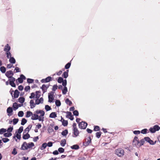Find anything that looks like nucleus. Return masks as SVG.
I'll return each instance as SVG.
<instances>
[{
	"mask_svg": "<svg viewBox=\"0 0 160 160\" xmlns=\"http://www.w3.org/2000/svg\"><path fill=\"white\" fill-rule=\"evenodd\" d=\"M115 153L118 157H122L124 155V151L122 148H119L115 150Z\"/></svg>",
	"mask_w": 160,
	"mask_h": 160,
	"instance_id": "nucleus-1",
	"label": "nucleus"
},
{
	"mask_svg": "<svg viewBox=\"0 0 160 160\" xmlns=\"http://www.w3.org/2000/svg\"><path fill=\"white\" fill-rule=\"evenodd\" d=\"M139 141L138 138L137 136H135L134 138L133 141V145L135 146H136L139 147Z\"/></svg>",
	"mask_w": 160,
	"mask_h": 160,
	"instance_id": "nucleus-2",
	"label": "nucleus"
},
{
	"mask_svg": "<svg viewBox=\"0 0 160 160\" xmlns=\"http://www.w3.org/2000/svg\"><path fill=\"white\" fill-rule=\"evenodd\" d=\"M87 123L84 122H82L79 123V128L81 129H86L87 126Z\"/></svg>",
	"mask_w": 160,
	"mask_h": 160,
	"instance_id": "nucleus-3",
	"label": "nucleus"
},
{
	"mask_svg": "<svg viewBox=\"0 0 160 160\" xmlns=\"http://www.w3.org/2000/svg\"><path fill=\"white\" fill-rule=\"evenodd\" d=\"M91 140L90 137H88L85 139V142L83 143V145L85 146H87L91 143Z\"/></svg>",
	"mask_w": 160,
	"mask_h": 160,
	"instance_id": "nucleus-4",
	"label": "nucleus"
},
{
	"mask_svg": "<svg viewBox=\"0 0 160 160\" xmlns=\"http://www.w3.org/2000/svg\"><path fill=\"white\" fill-rule=\"evenodd\" d=\"M13 92H14V91L13 90L11 92V94L12 97H13L14 98H18V97L19 94L20 93V92L18 91L17 89L15 90L14 92L13 96L12 95Z\"/></svg>",
	"mask_w": 160,
	"mask_h": 160,
	"instance_id": "nucleus-5",
	"label": "nucleus"
},
{
	"mask_svg": "<svg viewBox=\"0 0 160 160\" xmlns=\"http://www.w3.org/2000/svg\"><path fill=\"white\" fill-rule=\"evenodd\" d=\"M28 149V143L26 142H23L21 146L20 149L22 150H25Z\"/></svg>",
	"mask_w": 160,
	"mask_h": 160,
	"instance_id": "nucleus-6",
	"label": "nucleus"
},
{
	"mask_svg": "<svg viewBox=\"0 0 160 160\" xmlns=\"http://www.w3.org/2000/svg\"><path fill=\"white\" fill-rule=\"evenodd\" d=\"M14 75L13 72L11 70L8 71L5 73L6 76L8 78H10L12 76Z\"/></svg>",
	"mask_w": 160,
	"mask_h": 160,
	"instance_id": "nucleus-7",
	"label": "nucleus"
},
{
	"mask_svg": "<svg viewBox=\"0 0 160 160\" xmlns=\"http://www.w3.org/2000/svg\"><path fill=\"white\" fill-rule=\"evenodd\" d=\"M52 80V78L51 77L48 76L45 79H42L41 81L42 83H46Z\"/></svg>",
	"mask_w": 160,
	"mask_h": 160,
	"instance_id": "nucleus-8",
	"label": "nucleus"
},
{
	"mask_svg": "<svg viewBox=\"0 0 160 160\" xmlns=\"http://www.w3.org/2000/svg\"><path fill=\"white\" fill-rule=\"evenodd\" d=\"M26 77L23 74H21L20 75V77L18 79V80L20 83H22L23 82V80H25Z\"/></svg>",
	"mask_w": 160,
	"mask_h": 160,
	"instance_id": "nucleus-9",
	"label": "nucleus"
},
{
	"mask_svg": "<svg viewBox=\"0 0 160 160\" xmlns=\"http://www.w3.org/2000/svg\"><path fill=\"white\" fill-rule=\"evenodd\" d=\"M73 133L74 136H73L74 137H76L78 136L79 134V132L78 128L73 129Z\"/></svg>",
	"mask_w": 160,
	"mask_h": 160,
	"instance_id": "nucleus-10",
	"label": "nucleus"
},
{
	"mask_svg": "<svg viewBox=\"0 0 160 160\" xmlns=\"http://www.w3.org/2000/svg\"><path fill=\"white\" fill-rule=\"evenodd\" d=\"M11 48L9 46L8 44H7L5 46V47L4 48V50L6 52H9Z\"/></svg>",
	"mask_w": 160,
	"mask_h": 160,
	"instance_id": "nucleus-11",
	"label": "nucleus"
},
{
	"mask_svg": "<svg viewBox=\"0 0 160 160\" xmlns=\"http://www.w3.org/2000/svg\"><path fill=\"white\" fill-rule=\"evenodd\" d=\"M30 108H33L35 107L36 102H34V100L33 99H31L30 102Z\"/></svg>",
	"mask_w": 160,
	"mask_h": 160,
	"instance_id": "nucleus-12",
	"label": "nucleus"
},
{
	"mask_svg": "<svg viewBox=\"0 0 160 160\" xmlns=\"http://www.w3.org/2000/svg\"><path fill=\"white\" fill-rule=\"evenodd\" d=\"M32 125L31 124L29 125L24 130L23 133H28L29 131L31 130L32 127Z\"/></svg>",
	"mask_w": 160,
	"mask_h": 160,
	"instance_id": "nucleus-13",
	"label": "nucleus"
},
{
	"mask_svg": "<svg viewBox=\"0 0 160 160\" xmlns=\"http://www.w3.org/2000/svg\"><path fill=\"white\" fill-rule=\"evenodd\" d=\"M53 94H52L51 93H49L48 94V102H52L53 99L54 98L53 96Z\"/></svg>",
	"mask_w": 160,
	"mask_h": 160,
	"instance_id": "nucleus-14",
	"label": "nucleus"
},
{
	"mask_svg": "<svg viewBox=\"0 0 160 160\" xmlns=\"http://www.w3.org/2000/svg\"><path fill=\"white\" fill-rule=\"evenodd\" d=\"M61 121L62 122V125L64 126H66L68 124V122L67 120H64L61 117Z\"/></svg>",
	"mask_w": 160,
	"mask_h": 160,
	"instance_id": "nucleus-15",
	"label": "nucleus"
},
{
	"mask_svg": "<svg viewBox=\"0 0 160 160\" xmlns=\"http://www.w3.org/2000/svg\"><path fill=\"white\" fill-rule=\"evenodd\" d=\"M48 87V85L46 86L45 84H43L42 85L41 88L43 92H44L47 91V89Z\"/></svg>",
	"mask_w": 160,
	"mask_h": 160,
	"instance_id": "nucleus-16",
	"label": "nucleus"
},
{
	"mask_svg": "<svg viewBox=\"0 0 160 160\" xmlns=\"http://www.w3.org/2000/svg\"><path fill=\"white\" fill-rule=\"evenodd\" d=\"M35 112L37 114L40 113L41 114L40 116L42 117H43L45 114L44 112L42 110H37Z\"/></svg>",
	"mask_w": 160,
	"mask_h": 160,
	"instance_id": "nucleus-17",
	"label": "nucleus"
},
{
	"mask_svg": "<svg viewBox=\"0 0 160 160\" xmlns=\"http://www.w3.org/2000/svg\"><path fill=\"white\" fill-rule=\"evenodd\" d=\"M30 137V135L28 134V133L27 132L26 134H24L23 133L22 138L24 139H27Z\"/></svg>",
	"mask_w": 160,
	"mask_h": 160,
	"instance_id": "nucleus-18",
	"label": "nucleus"
},
{
	"mask_svg": "<svg viewBox=\"0 0 160 160\" xmlns=\"http://www.w3.org/2000/svg\"><path fill=\"white\" fill-rule=\"evenodd\" d=\"M38 116L36 114H32V117H31V119L33 120H35L38 119Z\"/></svg>",
	"mask_w": 160,
	"mask_h": 160,
	"instance_id": "nucleus-19",
	"label": "nucleus"
},
{
	"mask_svg": "<svg viewBox=\"0 0 160 160\" xmlns=\"http://www.w3.org/2000/svg\"><path fill=\"white\" fill-rule=\"evenodd\" d=\"M68 70H67L64 72L62 75V77L65 78H67L68 76Z\"/></svg>",
	"mask_w": 160,
	"mask_h": 160,
	"instance_id": "nucleus-20",
	"label": "nucleus"
},
{
	"mask_svg": "<svg viewBox=\"0 0 160 160\" xmlns=\"http://www.w3.org/2000/svg\"><path fill=\"white\" fill-rule=\"evenodd\" d=\"M9 58V62L11 63L14 64L15 63L16 60L13 57H11Z\"/></svg>",
	"mask_w": 160,
	"mask_h": 160,
	"instance_id": "nucleus-21",
	"label": "nucleus"
},
{
	"mask_svg": "<svg viewBox=\"0 0 160 160\" xmlns=\"http://www.w3.org/2000/svg\"><path fill=\"white\" fill-rule=\"evenodd\" d=\"M57 117V114L55 112H52L49 115V117L54 118Z\"/></svg>",
	"mask_w": 160,
	"mask_h": 160,
	"instance_id": "nucleus-22",
	"label": "nucleus"
},
{
	"mask_svg": "<svg viewBox=\"0 0 160 160\" xmlns=\"http://www.w3.org/2000/svg\"><path fill=\"white\" fill-rule=\"evenodd\" d=\"M71 148L73 149L77 150L79 148V147L78 145L75 144L71 146Z\"/></svg>",
	"mask_w": 160,
	"mask_h": 160,
	"instance_id": "nucleus-23",
	"label": "nucleus"
},
{
	"mask_svg": "<svg viewBox=\"0 0 160 160\" xmlns=\"http://www.w3.org/2000/svg\"><path fill=\"white\" fill-rule=\"evenodd\" d=\"M40 92L39 91H36V97L35 98L39 99L41 96L40 94Z\"/></svg>",
	"mask_w": 160,
	"mask_h": 160,
	"instance_id": "nucleus-24",
	"label": "nucleus"
},
{
	"mask_svg": "<svg viewBox=\"0 0 160 160\" xmlns=\"http://www.w3.org/2000/svg\"><path fill=\"white\" fill-rule=\"evenodd\" d=\"M66 144V141L65 139L62 140L60 142V145L62 147H64Z\"/></svg>",
	"mask_w": 160,
	"mask_h": 160,
	"instance_id": "nucleus-25",
	"label": "nucleus"
},
{
	"mask_svg": "<svg viewBox=\"0 0 160 160\" xmlns=\"http://www.w3.org/2000/svg\"><path fill=\"white\" fill-rule=\"evenodd\" d=\"M65 102L68 104L69 106H71L72 104V102L69 100L68 98H67L65 100Z\"/></svg>",
	"mask_w": 160,
	"mask_h": 160,
	"instance_id": "nucleus-26",
	"label": "nucleus"
},
{
	"mask_svg": "<svg viewBox=\"0 0 160 160\" xmlns=\"http://www.w3.org/2000/svg\"><path fill=\"white\" fill-rule=\"evenodd\" d=\"M47 146V144L46 143H44L42 144V146L40 148V149L42 150L45 149Z\"/></svg>",
	"mask_w": 160,
	"mask_h": 160,
	"instance_id": "nucleus-27",
	"label": "nucleus"
},
{
	"mask_svg": "<svg viewBox=\"0 0 160 160\" xmlns=\"http://www.w3.org/2000/svg\"><path fill=\"white\" fill-rule=\"evenodd\" d=\"M32 115V113L31 111H27L26 113V117L28 118Z\"/></svg>",
	"mask_w": 160,
	"mask_h": 160,
	"instance_id": "nucleus-28",
	"label": "nucleus"
},
{
	"mask_svg": "<svg viewBox=\"0 0 160 160\" xmlns=\"http://www.w3.org/2000/svg\"><path fill=\"white\" fill-rule=\"evenodd\" d=\"M18 101L21 103H23L25 101V98L23 97H20L18 99Z\"/></svg>",
	"mask_w": 160,
	"mask_h": 160,
	"instance_id": "nucleus-29",
	"label": "nucleus"
},
{
	"mask_svg": "<svg viewBox=\"0 0 160 160\" xmlns=\"http://www.w3.org/2000/svg\"><path fill=\"white\" fill-rule=\"evenodd\" d=\"M145 140L144 139H142L140 140L139 142V147H141L143 145L145 142Z\"/></svg>",
	"mask_w": 160,
	"mask_h": 160,
	"instance_id": "nucleus-30",
	"label": "nucleus"
},
{
	"mask_svg": "<svg viewBox=\"0 0 160 160\" xmlns=\"http://www.w3.org/2000/svg\"><path fill=\"white\" fill-rule=\"evenodd\" d=\"M13 107L14 110H16L18 108V104L16 102H14L13 104Z\"/></svg>",
	"mask_w": 160,
	"mask_h": 160,
	"instance_id": "nucleus-31",
	"label": "nucleus"
},
{
	"mask_svg": "<svg viewBox=\"0 0 160 160\" xmlns=\"http://www.w3.org/2000/svg\"><path fill=\"white\" fill-rule=\"evenodd\" d=\"M16 137L18 139H20L21 138L20 133H19L18 132H17L16 133V135L14 136L13 137V138H15Z\"/></svg>",
	"mask_w": 160,
	"mask_h": 160,
	"instance_id": "nucleus-32",
	"label": "nucleus"
},
{
	"mask_svg": "<svg viewBox=\"0 0 160 160\" xmlns=\"http://www.w3.org/2000/svg\"><path fill=\"white\" fill-rule=\"evenodd\" d=\"M0 71L3 73H4L6 71V68L4 66L1 67L0 68Z\"/></svg>",
	"mask_w": 160,
	"mask_h": 160,
	"instance_id": "nucleus-33",
	"label": "nucleus"
},
{
	"mask_svg": "<svg viewBox=\"0 0 160 160\" xmlns=\"http://www.w3.org/2000/svg\"><path fill=\"white\" fill-rule=\"evenodd\" d=\"M68 92L67 88L66 87H64V88L62 90V93L63 94H66Z\"/></svg>",
	"mask_w": 160,
	"mask_h": 160,
	"instance_id": "nucleus-34",
	"label": "nucleus"
},
{
	"mask_svg": "<svg viewBox=\"0 0 160 160\" xmlns=\"http://www.w3.org/2000/svg\"><path fill=\"white\" fill-rule=\"evenodd\" d=\"M68 131L67 129H65L62 132V135L63 136H66L68 134Z\"/></svg>",
	"mask_w": 160,
	"mask_h": 160,
	"instance_id": "nucleus-35",
	"label": "nucleus"
},
{
	"mask_svg": "<svg viewBox=\"0 0 160 160\" xmlns=\"http://www.w3.org/2000/svg\"><path fill=\"white\" fill-rule=\"evenodd\" d=\"M94 128L93 130L95 131H99L100 130V127L98 126H94Z\"/></svg>",
	"mask_w": 160,
	"mask_h": 160,
	"instance_id": "nucleus-36",
	"label": "nucleus"
},
{
	"mask_svg": "<svg viewBox=\"0 0 160 160\" xmlns=\"http://www.w3.org/2000/svg\"><path fill=\"white\" fill-rule=\"evenodd\" d=\"M34 146L33 142H30L28 143V148H31Z\"/></svg>",
	"mask_w": 160,
	"mask_h": 160,
	"instance_id": "nucleus-37",
	"label": "nucleus"
},
{
	"mask_svg": "<svg viewBox=\"0 0 160 160\" xmlns=\"http://www.w3.org/2000/svg\"><path fill=\"white\" fill-rule=\"evenodd\" d=\"M102 132H97L96 133V137L99 138L101 135Z\"/></svg>",
	"mask_w": 160,
	"mask_h": 160,
	"instance_id": "nucleus-38",
	"label": "nucleus"
},
{
	"mask_svg": "<svg viewBox=\"0 0 160 160\" xmlns=\"http://www.w3.org/2000/svg\"><path fill=\"white\" fill-rule=\"evenodd\" d=\"M7 112L8 113H12V108L11 107H8L7 109Z\"/></svg>",
	"mask_w": 160,
	"mask_h": 160,
	"instance_id": "nucleus-39",
	"label": "nucleus"
},
{
	"mask_svg": "<svg viewBox=\"0 0 160 160\" xmlns=\"http://www.w3.org/2000/svg\"><path fill=\"white\" fill-rule=\"evenodd\" d=\"M55 104L57 106H60L61 105V103L59 100H56L55 101Z\"/></svg>",
	"mask_w": 160,
	"mask_h": 160,
	"instance_id": "nucleus-40",
	"label": "nucleus"
},
{
	"mask_svg": "<svg viewBox=\"0 0 160 160\" xmlns=\"http://www.w3.org/2000/svg\"><path fill=\"white\" fill-rule=\"evenodd\" d=\"M27 122V120L24 118H23L22 119L21 124L23 125Z\"/></svg>",
	"mask_w": 160,
	"mask_h": 160,
	"instance_id": "nucleus-41",
	"label": "nucleus"
},
{
	"mask_svg": "<svg viewBox=\"0 0 160 160\" xmlns=\"http://www.w3.org/2000/svg\"><path fill=\"white\" fill-rule=\"evenodd\" d=\"M71 65V63L70 62H69L68 63H67L65 66V68L66 69H68L70 67Z\"/></svg>",
	"mask_w": 160,
	"mask_h": 160,
	"instance_id": "nucleus-42",
	"label": "nucleus"
},
{
	"mask_svg": "<svg viewBox=\"0 0 160 160\" xmlns=\"http://www.w3.org/2000/svg\"><path fill=\"white\" fill-rule=\"evenodd\" d=\"M7 55V58H9L11 57V54L10 52H6Z\"/></svg>",
	"mask_w": 160,
	"mask_h": 160,
	"instance_id": "nucleus-43",
	"label": "nucleus"
},
{
	"mask_svg": "<svg viewBox=\"0 0 160 160\" xmlns=\"http://www.w3.org/2000/svg\"><path fill=\"white\" fill-rule=\"evenodd\" d=\"M24 115V113L23 111H19L18 113V115L19 117H22Z\"/></svg>",
	"mask_w": 160,
	"mask_h": 160,
	"instance_id": "nucleus-44",
	"label": "nucleus"
},
{
	"mask_svg": "<svg viewBox=\"0 0 160 160\" xmlns=\"http://www.w3.org/2000/svg\"><path fill=\"white\" fill-rule=\"evenodd\" d=\"M7 130L6 129L2 128L0 129V134H3L4 132H6Z\"/></svg>",
	"mask_w": 160,
	"mask_h": 160,
	"instance_id": "nucleus-45",
	"label": "nucleus"
},
{
	"mask_svg": "<svg viewBox=\"0 0 160 160\" xmlns=\"http://www.w3.org/2000/svg\"><path fill=\"white\" fill-rule=\"evenodd\" d=\"M12 134L10 132H7V133H5L4 134V135L5 137H9L10 136H11V135H12Z\"/></svg>",
	"mask_w": 160,
	"mask_h": 160,
	"instance_id": "nucleus-46",
	"label": "nucleus"
},
{
	"mask_svg": "<svg viewBox=\"0 0 160 160\" xmlns=\"http://www.w3.org/2000/svg\"><path fill=\"white\" fill-rule=\"evenodd\" d=\"M36 96V94L34 92H32L31 93V95L29 96V98L31 99L34 98Z\"/></svg>",
	"mask_w": 160,
	"mask_h": 160,
	"instance_id": "nucleus-47",
	"label": "nucleus"
},
{
	"mask_svg": "<svg viewBox=\"0 0 160 160\" xmlns=\"http://www.w3.org/2000/svg\"><path fill=\"white\" fill-rule=\"evenodd\" d=\"M64 80L62 78L59 77L58 80V82L59 83H61Z\"/></svg>",
	"mask_w": 160,
	"mask_h": 160,
	"instance_id": "nucleus-48",
	"label": "nucleus"
},
{
	"mask_svg": "<svg viewBox=\"0 0 160 160\" xmlns=\"http://www.w3.org/2000/svg\"><path fill=\"white\" fill-rule=\"evenodd\" d=\"M18 118H14L13 120V124L15 125L16 124L18 121Z\"/></svg>",
	"mask_w": 160,
	"mask_h": 160,
	"instance_id": "nucleus-49",
	"label": "nucleus"
},
{
	"mask_svg": "<svg viewBox=\"0 0 160 160\" xmlns=\"http://www.w3.org/2000/svg\"><path fill=\"white\" fill-rule=\"evenodd\" d=\"M58 88V86L56 84V85H54L53 87H52V90L53 91H55L56 90H57Z\"/></svg>",
	"mask_w": 160,
	"mask_h": 160,
	"instance_id": "nucleus-50",
	"label": "nucleus"
},
{
	"mask_svg": "<svg viewBox=\"0 0 160 160\" xmlns=\"http://www.w3.org/2000/svg\"><path fill=\"white\" fill-rule=\"evenodd\" d=\"M58 151L60 153H63L64 151V149L62 148H60L58 149Z\"/></svg>",
	"mask_w": 160,
	"mask_h": 160,
	"instance_id": "nucleus-51",
	"label": "nucleus"
},
{
	"mask_svg": "<svg viewBox=\"0 0 160 160\" xmlns=\"http://www.w3.org/2000/svg\"><path fill=\"white\" fill-rule=\"evenodd\" d=\"M23 130V127L22 126H21L19 129L18 130V132L19 133H21Z\"/></svg>",
	"mask_w": 160,
	"mask_h": 160,
	"instance_id": "nucleus-52",
	"label": "nucleus"
},
{
	"mask_svg": "<svg viewBox=\"0 0 160 160\" xmlns=\"http://www.w3.org/2000/svg\"><path fill=\"white\" fill-rule=\"evenodd\" d=\"M45 109L47 111H48L51 109V108L48 105H46L45 106Z\"/></svg>",
	"mask_w": 160,
	"mask_h": 160,
	"instance_id": "nucleus-53",
	"label": "nucleus"
},
{
	"mask_svg": "<svg viewBox=\"0 0 160 160\" xmlns=\"http://www.w3.org/2000/svg\"><path fill=\"white\" fill-rule=\"evenodd\" d=\"M34 82V80L32 79L28 78L27 79V82L29 83H32Z\"/></svg>",
	"mask_w": 160,
	"mask_h": 160,
	"instance_id": "nucleus-54",
	"label": "nucleus"
},
{
	"mask_svg": "<svg viewBox=\"0 0 160 160\" xmlns=\"http://www.w3.org/2000/svg\"><path fill=\"white\" fill-rule=\"evenodd\" d=\"M67 84V81L66 79L64 80L62 82V85L64 87H66Z\"/></svg>",
	"mask_w": 160,
	"mask_h": 160,
	"instance_id": "nucleus-55",
	"label": "nucleus"
},
{
	"mask_svg": "<svg viewBox=\"0 0 160 160\" xmlns=\"http://www.w3.org/2000/svg\"><path fill=\"white\" fill-rule=\"evenodd\" d=\"M12 154L15 155L17 153V151L16 149L15 148H14L13 149V151L12 152Z\"/></svg>",
	"mask_w": 160,
	"mask_h": 160,
	"instance_id": "nucleus-56",
	"label": "nucleus"
},
{
	"mask_svg": "<svg viewBox=\"0 0 160 160\" xmlns=\"http://www.w3.org/2000/svg\"><path fill=\"white\" fill-rule=\"evenodd\" d=\"M147 131L148 130L147 129H144L141 131V133L143 134H146L147 133Z\"/></svg>",
	"mask_w": 160,
	"mask_h": 160,
	"instance_id": "nucleus-57",
	"label": "nucleus"
},
{
	"mask_svg": "<svg viewBox=\"0 0 160 160\" xmlns=\"http://www.w3.org/2000/svg\"><path fill=\"white\" fill-rule=\"evenodd\" d=\"M9 78H10L9 80V82H14V81H15V78L12 76L11 77Z\"/></svg>",
	"mask_w": 160,
	"mask_h": 160,
	"instance_id": "nucleus-58",
	"label": "nucleus"
},
{
	"mask_svg": "<svg viewBox=\"0 0 160 160\" xmlns=\"http://www.w3.org/2000/svg\"><path fill=\"white\" fill-rule=\"evenodd\" d=\"M2 140L3 142L5 143H6L9 141V139L7 138H4L2 139Z\"/></svg>",
	"mask_w": 160,
	"mask_h": 160,
	"instance_id": "nucleus-59",
	"label": "nucleus"
},
{
	"mask_svg": "<svg viewBox=\"0 0 160 160\" xmlns=\"http://www.w3.org/2000/svg\"><path fill=\"white\" fill-rule=\"evenodd\" d=\"M73 114L76 116H78L79 114L77 110H75L73 111Z\"/></svg>",
	"mask_w": 160,
	"mask_h": 160,
	"instance_id": "nucleus-60",
	"label": "nucleus"
},
{
	"mask_svg": "<svg viewBox=\"0 0 160 160\" xmlns=\"http://www.w3.org/2000/svg\"><path fill=\"white\" fill-rule=\"evenodd\" d=\"M153 127L154 128L155 130H156V131H158L159 129V126L157 125L154 126Z\"/></svg>",
	"mask_w": 160,
	"mask_h": 160,
	"instance_id": "nucleus-61",
	"label": "nucleus"
},
{
	"mask_svg": "<svg viewBox=\"0 0 160 160\" xmlns=\"http://www.w3.org/2000/svg\"><path fill=\"white\" fill-rule=\"evenodd\" d=\"M156 141L154 142L152 140L150 139V140L149 141L148 143H149L150 144L154 145L156 143Z\"/></svg>",
	"mask_w": 160,
	"mask_h": 160,
	"instance_id": "nucleus-62",
	"label": "nucleus"
},
{
	"mask_svg": "<svg viewBox=\"0 0 160 160\" xmlns=\"http://www.w3.org/2000/svg\"><path fill=\"white\" fill-rule=\"evenodd\" d=\"M9 84L13 87H15L16 86V84H15L14 82H9Z\"/></svg>",
	"mask_w": 160,
	"mask_h": 160,
	"instance_id": "nucleus-63",
	"label": "nucleus"
},
{
	"mask_svg": "<svg viewBox=\"0 0 160 160\" xmlns=\"http://www.w3.org/2000/svg\"><path fill=\"white\" fill-rule=\"evenodd\" d=\"M66 113L67 114L66 117L68 118H69V117L71 116V114H72L71 112H70L67 111Z\"/></svg>",
	"mask_w": 160,
	"mask_h": 160,
	"instance_id": "nucleus-64",
	"label": "nucleus"
}]
</instances>
